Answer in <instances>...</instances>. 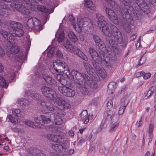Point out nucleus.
<instances>
[{"label": "nucleus", "mask_w": 156, "mask_h": 156, "mask_svg": "<svg viewBox=\"0 0 156 156\" xmlns=\"http://www.w3.org/2000/svg\"><path fill=\"white\" fill-rule=\"evenodd\" d=\"M53 116H54V120L53 122V123L57 125H58V116L57 115H56L55 116L54 114L50 112H47L45 114V120H47V122L48 123V122L51 121L52 119H51V117Z\"/></svg>", "instance_id": "20"}, {"label": "nucleus", "mask_w": 156, "mask_h": 156, "mask_svg": "<svg viewBox=\"0 0 156 156\" xmlns=\"http://www.w3.org/2000/svg\"><path fill=\"white\" fill-rule=\"evenodd\" d=\"M119 118L117 115H114L111 118H107V119H109L111 120V122L110 123V129L109 130L110 132H114L118 127L119 122H118V121Z\"/></svg>", "instance_id": "13"}, {"label": "nucleus", "mask_w": 156, "mask_h": 156, "mask_svg": "<svg viewBox=\"0 0 156 156\" xmlns=\"http://www.w3.org/2000/svg\"><path fill=\"white\" fill-rule=\"evenodd\" d=\"M156 89V87L155 86H152L149 88V90H150V91L153 92L154 93V91Z\"/></svg>", "instance_id": "56"}, {"label": "nucleus", "mask_w": 156, "mask_h": 156, "mask_svg": "<svg viewBox=\"0 0 156 156\" xmlns=\"http://www.w3.org/2000/svg\"><path fill=\"white\" fill-rule=\"evenodd\" d=\"M70 106L69 103L59 98V125L62 124L64 121L66 113L63 110L69 109Z\"/></svg>", "instance_id": "6"}, {"label": "nucleus", "mask_w": 156, "mask_h": 156, "mask_svg": "<svg viewBox=\"0 0 156 156\" xmlns=\"http://www.w3.org/2000/svg\"><path fill=\"white\" fill-rule=\"evenodd\" d=\"M25 2L27 4L30 5L29 9L32 11L34 10L36 8H37L38 10L46 14L51 13L53 11V9L49 10L44 6L37 5L36 4V1L34 0H25Z\"/></svg>", "instance_id": "7"}, {"label": "nucleus", "mask_w": 156, "mask_h": 156, "mask_svg": "<svg viewBox=\"0 0 156 156\" xmlns=\"http://www.w3.org/2000/svg\"><path fill=\"white\" fill-rule=\"evenodd\" d=\"M143 71H141L140 72H136L134 74V76L136 77H138L141 76L142 75V73Z\"/></svg>", "instance_id": "53"}, {"label": "nucleus", "mask_w": 156, "mask_h": 156, "mask_svg": "<svg viewBox=\"0 0 156 156\" xmlns=\"http://www.w3.org/2000/svg\"><path fill=\"white\" fill-rule=\"evenodd\" d=\"M25 124L26 125L30 126L34 128H36L37 127L36 125L34 124V122L30 121H26L25 122Z\"/></svg>", "instance_id": "42"}, {"label": "nucleus", "mask_w": 156, "mask_h": 156, "mask_svg": "<svg viewBox=\"0 0 156 156\" xmlns=\"http://www.w3.org/2000/svg\"><path fill=\"white\" fill-rule=\"evenodd\" d=\"M145 59H140L139 63L136 66V68H137L139 66L143 64L145 62Z\"/></svg>", "instance_id": "50"}, {"label": "nucleus", "mask_w": 156, "mask_h": 156, "mask_svg": "<svg viewBox=\"0 0 156 156\" xmlns=\"http://www.w3.org/2000/svg\"><path fill=\"white\" fill-rule=\"evenodd\" d=\"M93 38L96 44L99 47L101 51H99L98 55L94 49L90 48L89 49V52L91 57L92 58L98 57L100 58H103L104 57L105 54L107 51L105 45L101 39L96 35H94Z\"/></svg>", "instance_id": "4"}, {"label": "nucleus", "mask_w": 156, "mask_h": 156, "mask_svg": "<svg viewBox=\"0 0 156 156\" xmlns=\"http://www.w3.org/2000/svg\"><path fill=\"white\" fill-rule=\"evenodd\" d=\"M12 34V32L8 33L6 31L3 30H1L0 31V34L10 43H13L14 40V35Z\"/></svg>", "instance_id": "18"}, {"label": "nucleus", "mask_w": 156, "mask_h": 156, "mask_svg": "<svg viewBox=\"0 0 156 156\" xmlns=\"http://www.w3.org/2000/svg\"><path fill=\"white\" fill-rule=\"evenodd\" d=\"M19 51V49L17 46H11L9 51L7 52V54L9 57H12L13 53H17Z\"/></svg>", "instance_id": "27"}, {"label": "nucleus", "mask_w": 156, "mask_h": 156, "mask_svg": "<svg viewBox=\"0 0 156 156\" xmlns=\"http://www.w3.org/2000/svg\"><path fill=\"white\" fill-rule=\"evenodd\" d=\"M153 92H152V91H150L149 90L148 91H147V95L145 96L146 97H149L150 96H151L153 94Z\"/></svg>", "instance_id": "58"}, {"label": "nucleus", "mask_w": 156, "mask_h": 156, "mask_svg": "<svg viewBox=\"0 0 156 156\" xmlns=\"http://www.w3.org/2000/svg\"><path fill=\"white\" fill-rule=\"evenodd\" d=\"M98 59H92V62L94 68L96 72L102 78H105L107 77L106 73L103 68L98 62Z\"/></svg>", "instance_id": "9"}, {"label": "nucleus", "mask_w": 156, "mask_h": 156, "mask_svg": "<svg viewBox=\"0 0 156 156\" xmlns=\"http://www.w3.org/2000/svg\"><path fill=\"white\" fill-rule=\"evenodd\" d=\"M103 153L105 155V156L107 155L109 153V150L108 149L104 148L103 149Z\"/></svg>", "instance_id": "55"}, {"label": "nucleus", "mask_w": 156, "mask_h": 156, "mask_svg": "<svg viewBox=\"0 0 156 156\" xmlns=\"http://www.w3.org/2000/svg\"><path fill=\"white\" fill-rule=\"evenodd\" d=\"M66 133L65 127H63L62 129L59 128V152L60 151L66 154L68 152L67 140L65 138Z\"/></svg>", "instance_id": "5"}, {"label": "nucleus", "mask_w": 156, "mask_h": 156, "mask_svg": "<svg viewBox=\"0 0 156 156\" xmlns=\"http://www.w3.org/2000/svg\"><path fill=\"white\" fill-rule=\"evenodd\" d=\"M64 47L71 52L76 53L81 58H86L87 56L80 49L76 47H75L68 40H66L63 44Z\"/></svg>", "instance_id": "8"}, {"label": "nucleus", "mask_w": 156, "mask_h": 156, "mask_svg": "<svg viewBox=\"0 0 156 156\" xmlns=\"http://www.w3.org/2000/svg\"><path fill=\"white\" fill-rule=\"evenodd\" d=\"M150 3L153 5H156V0H149Z\"/></svg>", "instance_id": "62"}, {"label": "nucleus", "mask_w": 156, "mask_h": 156, "mask_svg": "<svg viewBox=\"0 0 156 156\" xmlns=\"http://www.w3.org/2000/svg\"><path fill=\"white\" fill-rule=\"evenodd\" d=\"M108 60L106 61V59H98V63L100 62V63H103L106 67L110 70H111L113 66V59H107Z\"/></svg>", "instance_id": "21"}, {"label": "nucleus", "mask_w": 156, "mask_h": 156, "mask_svg": "<svg viewBox=\"0 0 156 156\" xmlns=\"http://www.w3.org/2000/svg\"><path fill=\"white\" fill-rule=\"evenodd\" d=\"M154 128V125L153 124H150L149 125L148 133L150 134H151L153 132V130Z\"/></svg>", "instance_id": "49"}, {"label": "nucleus", "mask_w": 156, "mask_h": 156, "mask_svg": "<svg viewBox=\"0 0 156 156\" xmlns=\"http://www.w3.org/2000/svg\"><path fill=\"white\" fill-rule=\"evenodd\" d=\"M45 116L41 115L40 116L35 117L34 121L38 124L43 125L44 124L47 123V120H45Z\"/></svg>", "instance_id": "23"}, {"label": "nucleus", "mask_w": 156, "mask_h": 156, "mask_svg": "<svg viewBox=\"0 0 156 156\" xmlns=\"http://www.w3.org/2000/svg\"><path fill=\"white\" fill-rule=\"evenodd\" d=\"M106 14L110 21L116 25L118 24L119 20L116 13L110 8L106 7L105 9Z\"/></svg>", "instance_id": "11"}, {"label": "nucleus", "mask_w": 156, "mask_h": 156, "mask_svg": "<svg viewBox=\"0 0 156 156\" xmlns=\"http://www.w3.org/2000/svg\"><path fill=\"white\" fill-rule=\"evenodd\" d=\"M41 90L43 94L45 97L47 96H48V94H49L50 92L52 93V92L54 93V90L51 88L46 87V86H43L41 88Z\"/></svg>", "instance_id": "28"}, {"label": "nucleus", "mask_w": 156, "mask_h": 156, "mask_svg": "<svg viewBox=\"0 0 156 156\" xmlns=\"http://www.w3.org/2000/svg\"><path fill=\"white\" fill-rule=\"evenodd\" d=\"M52 148L56 151H57L58 150V144H53L52 145Z\"/></svg>", "instance_id": "52"}, {"label": "nucleus", "mask_w": 156, "mask_h": 156, "mask_svg": "<svg viewBox=\"0 0 156 156\" xmlns=\"http://www.w3.org/2000/svg\"><path fill=\"white\" fill-rule=\"evenodd\" d=\"M68 36L70 40L73 43H75L78 41L77 36L72 31H69L68 34Z\"/></svg>", "instance_id": "31"}, {"label": "nucleus", "mask_w": 156, "mask_h": 156, "mask_svg": "<svg viewBox=\"0 0 156 156\" xmlns=\"http://www.w3.org/2000/svg\"><path fill=\"white\" fill-rule=\"evenodd\" d=\"M30 97L39 101L41 99V95L37 93H32L30 94Z\"/></svg>", "instance_id": "39"}, {"label": "nucleus", "mask_w": 156, "mask_h": 156, "mask_svg": "<svg viewBox=\"0 0 156 156\" xmlns=\"http://www.w3.org/2000/svg\"><path fill=\"white\" fill-rule=\"evenodd\" d=\"M48 102H45L44 101H42L41 99H40V101H38L37 103L43 107H46L47 105L48 104Z\"/></svg>", "instance_id": "47"}, {"label": "nucleus", "mask_w": 156, "mask_h": 156, "mask_svg": "<svg viewBox=\"0 0 156 156\" xmlns=\"http://www.w3.org/2000/svg\"><path fill=\"white\" fill-rule=\"evenodd\" d=\"M96 17L98 27L104 34L108 37L111 50L115 55L119 54L121 51L119 48L118 44H121L123 48H125L127 44L128 39L123 38L121 32L115 25L108 24L102 15L97 14Z\"/></svg>", "instance_id": "1"}, {"label": "nucleus", "mask_w": 156, "mask_h": 156, "mask_svg": "<svg viewBox=\"0 0 156 156\" xmlns=\"http://www.w3.org/2000/svg\"><path fill=\"white\" fill-rule=\"evenodd\" d=\"M121 102L122 103H123V105L122 104L119 109L118 112L119 114L118 115L119 117V115H122L123 113L126 106L129 103L128 101L126 100L125 98H122L121 99ZM115 115H117V114Z\"/></svg>", "instance_id": "22"}, {"label": "nucleus", "mask_w": 156, "mask_h": 156, "mask_svg": "<svg viewBox=\"0 0 156 156\" xmlns=\"http://www.w3.org/2000/svg\"><path fill=\"white\" fill-rule=\"evenodd\" d=\"M21 27H19L17 29L12 31V34H14L15 36L18 37L23 36L24 34V32L22 29Z\"/></svg>", "instance_id": "29"}, {"label": "nucleus", "mask_w": 156, "mask_h": 156, "mask_svg": "<svg viewBox=\"0 0 156 156\" xmlns=\"http://www.w3.org/2000/svg\"><path fill=\"white\" fill-rule=\"evenodd\" d=\"M68 134H69V136L71 137H73L74 135V131L72 130H70L68 132Z\"/></svg>", "instance_id": "59"}, {"label": "nucleus", "mask_w": 156, "mask_h": 156, "mask_svg": "<svg viewBox=\"0 0 156 156\" xmlns=\"http://www.w3.org/2000/svg\"><path fill=\"white\" fill-rule=\"evenodd\" d=\"M59 91L63 95L68 97H73L74 96L75 94L74 90L63 85V84L61 86L59 87Z\"/></svg>", "instance_id": "14"}, {"label": "nucleus", "mask_w": 156, "mask_h": 156, "mask_svg": "<svg viewBox=\"0 0 156 156\" xmlns=\"http://www.w3.org/2000/svg\"><path fill=\"white\" fill-rule=\"evenodd\" d=\"M12 115H10L8 116V118L11 122L16 124L18 122V120L19 119L18 118L14 117V115L17 117H21V111L19 109H13L12 110Z\"/></svg>", "instance_id": "16"}, {"label": "nucleus", "mask_w": 156, "mask_h": 156, "mask_svg": "<svg viewBox=\"0 0 156 156\" xmlns=\"http://www.w3.org/2000/svg\"><path fill=\"white\" fill-rule=\"evenodd\" d=\"M143 122L142 121V117L140 118V120L137 126L138 127H140L142 125Z\"/></svg>", "instance_id": "63"}, {"label": "nucleus", "mask_w": 156, "mask_h": 156, "mask_svg": "<svg viewBox=\"0 0 156 156\" xmlns=\"http://www.w3.org/2000/svg\"><path fill=\"white\" fill-rule=\"evenodd\" d=\"M77 23L76 25V30L78 32H80L82 30V28L84 25H87L90 23V20L88 17H81L79 16L77 18ZM91 24V23H90Z\"/></svg>", "instance_id": "12"}, {"label": "nucleus", "mask_w": 156, "mask_h": 156, "mask_svg": "<svg viewBox=\"0 0 156 156\" xmlns=\"http://www.w3.org/2000/svg\"><path fill=\"white\" fill-rule=\"evenodd\" d=\"M22 25L21 24L18 22H15L12 21L10 23V30H11L12 32L13 30H14L19 27H21Z\"/></svg>", "instance_id": "30"}, {"label": "nucleus", "mask_w": 156, "mask_h": 156, "mask_svg": "<svg viewBox=\"0 0 156 156\" xmlns=\"http://www.w3.org/2000/svg\"><path fill=\"white\" fill-rule=\"evenodd\" d=\"M72 73L73 75L77 76L75 77V80L80 84H87L88 86L94 89H96L98 87L97 83L91 79L90 77L85 73L81 74L77 71L73 70Z\"/></svg>", "instance_id": "3"}, {"label": "nucleus", "mask_w": 156, "mask_h": 156, "mask_svg": "<svg viewBox=\"0 0 156 156\" xmlns=\"http://www.w3.org/2000/svg\"><path fill=\"white\" fill-rule=\"evenodd\" d=\"M27 25L29 29H37L39 31L41 30L40 22L36 18L29 19L27 22Z\"/></svg>", "instance_id": "10"}, {"label": "nucleus", "mask_w": 156, "mask_h": 156, "mask_svg": "<svg viewBox=\"0 0 156 156\" xmlns=\"http://www.w3.org/2000/svg\"><path fill=\"white\" fill-rule=\"evenodd\" d=\"M5 54V52L3 50L0 46V55L1 56H3Z\"/></svg>", "instance_id": "57"}, {"label": "nucleus", "mask_w": 156, "mask_h": 156, "mask_svg": "<svg viewBox=\"0 0 156 156\" xmlns=\"http://www.w3.org/2000/svg\"><path fill=\"white\" fill-rule=\"evenodd\" d=\"M0 7L4 9H7L9 8L8 5L3 2H0Z\"/></svg>", "instance_id": "46"}, {"label": "nucleus", "mask_w": 156, "mask_h": 156, "mask_svg": "<svg viewBox=\"0 0 156 156\" xmlns=\"http://www.w3.org/2000/svg\"><path fill=\"white\" fill-rule=\"evenodd\" d=\"M45 81L48 84L53 86L57 85V83L54 79H52L51 77L48 75H44L43 76Z\"/></svg>", "instance_id": "26"}, {"label": "nucleus", "mask_w": 156, "mask_h": 156, "mask_svg": "<svg viewBox=\"0 0 156 156\" xmlns=\"http://www.w3.org/2000/svg\"><path fill=\"white\" fill-rule=\"evenodd\" d=\"M46 138L49 140L58 143V136L56 135L48 134L47 135Z\"/></svg>", "instance_id": "33"}, {"label": "nucleus", "mask_w": 156, "mask_h": 156, "mask_svg": "<svg viewBox=\"0 0 156 156\" xmlns=\"http://www.w3.org/2000/svg\"><path fill=\"white\" fill-rule=\"evenodd\" d=\"M80 117L82 121L84 122V124H87L89 122V116H88L87 112L86 110H84L82 112Z\"/></svg>", "instance_id": "25"}, {"label": "nucleus", "mask_w": 156, "mask_h": 156, "mask_svg": "<svg viewBox=\"0 0 156 156\" xmlns=\"http://www.w3.org/2000/svg\"><path fill=\"white\" fill-rule=\"evenodd\" d=\"M92 104L95 105H97L98 104L97 100L95 99L92 100Z\"/></svg>", "instance_id": "60"}, {"label": "nucleus", "mask_w": 156, "mask_h": 156, "mask_svg": "<svg viewBox=\"0 0 156 156\" xmlns=\"http://www.w3.org/2000/svg\"><path fill=\"white\" fill-rule=\"evenodd\" d=\"M113 105V101L111 100L108 101L107 103L106 111L105 113V115H106L107 118H111L115 115V112L113 114V112L111 110L112 108Z\"/></svg>", "instance_id": "19"}, {"label": "nucleus", "mask_w": 156, "mask_h": 156, "mask_svg": "<svg viewBox=\"0 0 156 156\" xmlns=\"http://www.w3.org/2000/svg\"><path fill=\"white\" fill-rule=\"evenodd\" d=\"M0 85L2 87L6 88V81L0 75Z\"/></svg>", "instance_id": "40"}, {"label": "nucleus", "mask_w": 156, "mask_h": 156, "mask_svg": "<svg viewBox=\"0 0 156 156\" xmlns=\"http://www.w3.org/2000/svg\"><path fill=\"white\" fill-rule=\"evenodd\" d=\"M46 108L47 110L50 111H52L54 109L53 106L52 105H49L48 103L47 105Z\"/></svg>", "instance_id": "51"}, {"label": "nucleus", "mask_w": 156, "mask_h": 156, "mask_svg": "<svg viewBox=\"0 0 156 156\" xmlns=\"http://www.w3.org/2000/svg\"><path fill=\"white\" fill-rule=\"evenodd\" d=\"M124 5V6H121L120 7L119 12L122 15L124 19L123 27L125 31L129 32L131 30V27L134 24V21L130 18V12H132L131 11L132 8L133 9V6L136 2L135 0H119Z\"/></svg>", "instance_id": "2"}, {"label": "nucleus", "mask_w": 156, "mask_h": 156, "mask_svg": "<svg viewBox=\"0 0 156 156\" xmlns=\"http://www.w3.org/2000/svg\"><path fill=\"white\" fill-rule=\"evenodd\" d=\"M50 155L51 156H58V154L55 152L50 153Z\"/></svg>", "instance_id": "64"}, {"label": "nucleus", "mask_w": 156, "mask_h": 156, "mask_svg": "<svg viewBox=\"0 0 156 156\" xmlns=\"http://www.w3.org/2000/svg\"><path fill=\"white\" fill-rule=\"evenodd\" d=\"M53 67L54 69L58 73V63L57 62L55 61L53 62Z\"/></svg>", "instance_id": "48"}, {"label": "nucleus", "mask_w": 156, "mask_h": 156, "mask_svg": "<svg viewBox=\"0 0 156 156\" xmlns=\"http://www.w3.org/2000/svg\"><path fill=\"white\" fill-rule=\"evenodd\" d=\"M83 64L87 73L90 76H93L94 70L91 65L86 62H84Z\"/></svg>", "instance_id": "24"}, {"label": "nucleus", "mask_w": 156, "mask_h": 156, "mask_svg": "<svg viewBox=\"0 0 156 156\" xmlns=\"http://www.w3.org/2000/svg\"><path fill=\"white\" fill-rule=\"evenodd\" d=\"M65 37L63 31H61L59 33V43L60 42H62L65 39Z\"/></svg>", "instance_id": "44"}, {"label": "nucleus", "mask_w": 156, "mask_h": 156, "mask_svg": "<svg viewBox=\"0 0 156 156\" xmlns=\"http://www.w3.org/2000/svg\"><path fill=\"white\" fill-rule=\"evenodd\" d=\"M17 103L20 104L21 106H24L29 104L30 103V101L27 99L21 98L17 100Z\"/></svg>", "instance_id": "32"}, {"label": "nucleus", "mask_w": 156, "mask_h": 156, "mask_svg": "<svg viewBox=\"0 0 156 156\" xmlns=\"http://www.w3.org/2000/svg\"><path fill=\"white\" fill-rule=\"evenodd\" d=\"M59 75H65L68 77L70 72L67 64L65 63L59 62Z\"/></svg>", "instance_id": "17"}, {"label": "nucleus", "mask_w": 156, "mask_h": 156, "mask_svg": "<svg viewBox=\"0 0 156 156\" xmlns=\"http://www.w3.org/2000/svg\"><path fill=\"white\" fill-rule=\"evenodd\" d=\"M55 51V47H52L48 52V56L49 58L51 57Z\"/></svg>", "instance_id": "41"}, {"label": "nucleus", "mask_w": 156, "mask_h": 156, "mask_svg": "<svg viewBox=\"0 0 156 156\" xmlns=\"http://www.w3.org/2000/svg\"><path fill=\"white\" fill-rule=\"evenodd\" d=\"M54 93H51L48 94V96H47L46 97L47 98H48L49 99L54 100H56V98L57 97V95L55 92L54 91Z\"/></svg>", "instance_id": "35"}, {"label": "nucleus", "mask_w": 156, "mask_h": 156, "mask_svg": "<svg viewBox=\"0 0 156 156\" xmlns=\"http://www.w3.org/2000/svg\"><path fill=\"white\" fill-rule=\"evenodd\" d=\"M151 74L150 73H145L143 71L142 73V76L145 80H147L151 77Z\"/></svg>", "instance_id": "43"}, {"label": "nucleus", "mask_w": 156, "mask_h": 156, "mask_svg": "<svg viewBox=\"0 0 156 156\" xmlns=\"http://www.w3.org/2000/svg\"><path fill=\"white\" fill-rule=\"evenodd\" d=\"M86 141V140L85 139L82 138L79 141L78 144L80 145H81L83 143L85 142Z\"/></svg>", "instance_id": "61"}, {"label": "nucleus", "mask_w": 156, "mask_h": 156, "mask_svg": "<svg viewBox=\"0 0 156 156\" xmlns=\"http://www.w3.org/2000/svg\"><path fill=\"white\" fill-rule=\"evenodd\" d=\"M69 20L72 24L75 30L76 28L77 24L75 23L74 17L72 15H70L69 16Z\"/></svg>", "instance_id": "36"}, {"label": "nucleus", "mask_w": 156, "mask_h": 156, "mask_svg": "<svg viewBox=\"0 0 156 156\" xmlns=\"http://www.w3.org/2000/svg\"><path fill=\"white\" fill-rule=\"evenodd\" d=\"M85 5L86 7L89 8L90 9L93 11H95V8L94 6V5L90 1L85 0Z\"/></svg>", "instance_id": "34"}, {"label": "nucleus", "mask_w": 156, "mask_h": 156, "mask_svg": "<svg viewBox=\"0 0 156 156\" xmlns=\"http://www.w3.org/2000/svg\"><path fill=\"white\" fill-rule=\"evenodd\" d=\"M109 5L113 8L115 5V2L114 0H105Z\"/></svg>", "instance_id": "45"}, {"label": "nucleus", "mask_w": 156, "mask_h": 156, "mask_svg": "<svg viewBox=\"0 0 156 156\" xmlns=\"http://www.w3.org/2000/svg\"><path fill=\"white\" fill-rule=\"evenodd\" d=\"M30 47L28 46L27 48L26 49V52L24 53L20 52V55L18 57V58H26L27 57V53Z\"/></svg>", "instance_id": "38"}, {"label": "nucleus", "mask_w": 156, "mask_h": 156, "mask_svg": "<svg viewBox=\"0 0 156 156\" xmlns=\"http://www.w3.org/2000/svg\"><path fill=\"white\" fill-rule=\"evenodd\" d=\"M116 83L112 81L110 82L108 86V88L111 90L114 91L116 88Z\"/></svg>", "instance_id": "37"}, {"label": "nucleus", "mask_w": 156, "mask_h": 156, "mask_svg": "<svg viewBox=\"0 0 156 156\" xmlns=\"http://www.w3.org/2000/svg\"><path fill=\"white\" fill-rule=\"evenodd\" d=\"M137 35V34H135L132 35L130 38V41H133L136 38Z\"/></svg>", "instance_id": "54"}, {"label": "nucleus", "mask_w": 156, "mask_h": 156, "mask_svg": "<svg viewBox=\"0 0 156 156\" xmlns=\"http://www.w3.org/2000/svg\"><path fill=\"white\" fill-rule=\"evenodd\" d=\"M73 70L71 71V80L72 81H74V82L78 84L79 85H80V86L79 87V89L80 90V91L81 92L82 94L84 95H88L90 94V93L89 92V91L87 88V87L88 86V85L87 84H84V83H83V84H80L76 82L75 80V77H76L77 76L75 75L74 76L72 73Z\"/></svg>", "instance_id": "15"}]
</instances>
